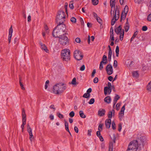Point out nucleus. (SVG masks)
<instances>
[{
	"instance_id": "nucleus-24",
	"label": "nucleus",
	"mask_w": 151,
	"mask_h": 151,
	"mask_svg": "<svg viewBox=\"0 0 151 151\" xmlns=\"http://www.w3.org/2000/svg\"><path fill=\"white\" fill-rule=\"evenodd\" d=\"M125 109V105H124L122 109H121V111L119 113V115H124V111Z\"/></svg>"
},
{
	"instance_id": "nucleus-32",
	"label": "nucleus",
	"mask_w": 151,
	"mask_h": 151,
	"mask_svg": "<svg viewBox=\"0 0 151 151\" xmlns=\"http://www.w3.org/2000/svg\"><path fill=\"white\" fill-rule=\"evenodd\" d=\"M90 96V93H85L83 95V97L85 98H89Z\"/></svg>"
},
{
	"instance_id": "nucleus-52",
	"label": "nucleus",
	"mask_w": 151,
	"mask_h": 151,
	"mask_svg": "<svg viewBox=\"0 0 151 151\" xmlns=\"http://www.w3.org/2000/svg\"><path fill=\"white\" fill-rule=\"evenodd\" d=\"M98 78L97 77H96L94 79L93 82L94 83H96L98 82Z\"/></svg>"
},
{
	"instance_id": "nucleus-11",
	"label": "nucleus",
	"mask_w": 151,
	"mask_h": 151,
	"mask_svg": "<svg viewBox=\"0 0 151 151\" xmlns=\"http://www.w3.org/2000/svg\"><path fill=\"white\" fill-rule=\"evenodd\" d=\"M27 132L29 133V135L30 140L31 141H32L34 138L33 136L32 132V129L29 124H28L27 125Z\"/></svg>"
},
{
	"instance_id": "nucleus-53",
	"label": "nucleus",
	"mask_w": 151,
	"mask_h": 151,
	"mask_svg": "<svg viewBox=\"0 0 151 151\" xmlns=\"http://www.w3.org/2000/svg\"><path fill=\"white\" fill-rule=\"evenodd\" d=\"M76 42L78 43H80L81 42V39L80 38L77 37L75 39Z\"/></svg>"
},
{
	"instance_id": "nucleus-12",
	"label": "nucleus",
	"mask_w": 151,
	"mask_h": 151,
	"mask_svg": "<svg viewBox=\"0 0 151 151\" xmlns=\"http://www.w3.org/2000/svg\"><path fill=\"white\" fill-rule=\"evenodd\" d=\"M39 44L40 46V48L42 50L45 51L47 53L49 52V50L47 49L45 44H43L41 42H40Z\"/></svg>"
},
{
	"instance_id": "nucleus-18",
	"label": "nucleus",
	"mask_w": 151,
	"mask_h": 151,
	"mask_svg": "<svg viewBox=\"0 0 151 151\" xmlns=\"http://www.w3.org/2000/svg\"><path fill=\"white\" fill-rule=\"evenodd\" d=\"M111 98L109 96H106L104 99V101L108 104H110L111 102Z\"/></svg>"
},
{
	"instance_id": "nucleus-59",
	"label": "nucleus",
	"mask_w": 151,
	"mask_h": 151,
	"mask_svg": "<svg viewBox=\"0 0 151 151\" xmlns=\"http://www.w3.org/2000/svg\"><path fill=\"white\" fill-rule=\"evenodd\" d=\"M100 131H101L99 130L98 131H97L96 132V135L98 137H99L100 136H101L100 132Z\"/></svg>"
},
{
	"instance_id": "nucleus-51",
	"label": "nucleus",
	"mask_w": 151,
	"mask_h": 151,
	"mask_svg": "<svg viewBox=\"0 0 151 151\" xmlns=\"http://www.w3.org/2000/svg\"><path fill=\"white\" fill-rule=\"evenodd\" d=\"M120 106V104L119 103H117L116 106V109L117 110H118L119 109V107Z\"/></svg>"
},
{
	"instance_id": "nucleus-26",
	"label": "nucleus",
	"mask_w": 151,
	"mask_h": 151,
	"mask_svg": "<svg viewBox=\"0 0 151 151\" xmlns=\"http://www.w3.org/2000/svg\"><path fill=\"white\" fill-rule=\"evenodd\" d=\"M132 74L133 77H135L136 78H138L139 76L138 72L137 71H133L132 73Z\"/></svg>"
},
{
	"instance_id": "nucleus-46",
	"label": "nucleus",
	"mask_w": 151,
	"mask_h": 151,
	"mask_svg": "<svg viewBox=\"0 0 151 151\" xmlns=\"http://www.w3.org/2000/svg\"><path fill=\"white\" fill-rule=\"evenodd\" d=\"M110 34V39L112 41H113L114 40V34Z\"/></svg>"
},
{
	"instance_id": "nucleus-13",
	"label": "nucleus",
	"mask_w": 151,
	"mask_h": 151,
	"mask_svg": "<svg viewBox=\"0 0 151 151\" xmlns=\"http://www.w3.org/2000/svg\"><path fill=\"white\" fill-rule=\"evenodd\" d=\"M12 32L13 29L12 28V26H11L9 30V35L8 39L9 43H10L11 42V40L12 36Z\"/></svg>"
},
{
	"instance_id": "nucleus-50",
	"label": "nucleus",
	"mask_w": 151,
	"mask_h": 151,
	"mask_svg": "<svg viewBox=\"0 0 151 151\" xmlns=\"http://www.w3.org/2000/svg\"><path fill=\"white\" fill-rule=\"evenodd\" d=\"M147 29V27L146 26H144L142 27V29L143 31H145Z\"/></svg>"
},
{
	"instance_id": "nucleus-1",
	"label": "nucleus",
	"mask_w": 151,
	"mask_h": 151,
	"mask_svg": "<svg viewBox=\"0 0 151 151\" xmlns=\"http://www.w3.org/2000/svg\"><path fill=\"white\" fill-rule=\"evenodd\" d=\"M65 29V24H58L57 26L54 29L52 32V35L55 37H59L60 36L62 33L63 32Z\"/></svg>"
},
{
	"instance_id": "nucleus-33",
	"label": "nucleus",
	"mask_w": 151,
	"mask_h": 151,
	"mask_svg": "<svg viewBox=\"0 0 151 151\" xmlns=\"http://www.w3.org/2000/svg\"><path fill=\"white\" fill-rule=\"evenodd\" d=\"M126 15H127V14H125L124 13H122V14L121 17V20H123L124 19H125L126 18Z\"/></svg>"
},
{
	"instance_id": "nucleus-6",
	"label": "nucleus",
	"mask_w": 151,
	"mask_h": 151,
	"mask_svg": "<svg viewBox=\"0 0 151 151\" xmlns=\"http://www.w3.org/2000/svg\"><path fill=\"white\" fill-rule=\"evenodd\" d=\"M119 16V8L117 6H116L115 12H114V16L111 21V24L112 25H113L114 24L116 21L118 19Z\"/></svg>"
},
{
	"instance_id": "nucleus-36",
	"label": "nucleus",
	"mask_w": 151,
	"mask_h": 151,
	"mask_svg": "<svg viewBox=\"0 0 151 151\" xmlns=\"http://www.w3.org/2000/svg\"><path fill=\"white\" fill-rule=\"evenodd\" d=\"M94 98H92L90 100L88 103L90 104H92L94 103Z\"/></svg>"
},
{
	"instance_id": "nucleus-22",
	"label": "nucleus",
	"mask_w": 151,
	"mask_h": 151,
	"mask_svg": "<svg viewBox=\"0 0 151 151\" xmlns=\"http://www.w3.org/2000/svg\"><path fill=\"white\" fill-rule=\"evenodd\" d=\"M103 63L104 65L106 64L108 62V60L107 59V57L106 55H104L102 58Z\"/></svg>"
},
{
	"instance_id": "nucleus-55",
	"label": "nucleus",
	"mask_w": 151,
	"mask_h": 151,
	"mask_svg": "<svg viewBox=\"0 0 151 151\" xmlns=\"http://www.w3.org/2000/svg\"><path fill=\"white\" fill-rule=\"evenodd\" d=\"M107 87L109 89H111V83L110 82H108V87Z\"/></svg>"
},
{
	"instance_id": "nucleus-56",
	"label": "nucleus",
	"mask_w": 151,
	"mask_h": 151,
	"mask_svg": "<svg viewBox=\"0 0 151 151\" xmlns=\"http://www.w3.org/2000/svg\"><path fill=\"white\" fill-rule=\"evenodd\" d=\"M85 66L84 65H82V66L80 68V70L81 71H83L85 69Z\"/></svg>"
},
{
	"instance_id": "nucleus-37",
	"label": "nucleus",
	"mask_w": 151,
	"mask_h": 151,
	"mask_svg": "<svg viewBox=\"0 0 151 151\" xmlns=\"http://www.w3.org/2000/svg\"><path fill=\"white\" fill-rule=\"evenodd\" d=\"M97 21L100 24H101L102 23V20L99 17L96 19Z\"/></svg>"
},
{
	"instance_id": "nucleus-44",
	"label": "nucleus",
	"mask_w": 151,
	"mask_h": 151,
	"mask_svg": "<svg viewBox=\"0 0 151 151\" xmlns=\"http://www.w3.org/2000/svg\"><path fill=\"white\" fill-rule=\"evenodd\" d=\"M103 125L102 124H100L98 127V130L101 131L102 130Z\"/></svg>"
},
{
	"instance_id": "nucleus-15",
	"label": "nucleus",
	"mask_w": 151,
	"mask_h": 151,
	"mask_svg": "<svg viewBox=\"0 0 151 151\" xmlns=\"http://www.w3.org/2000/svg\"><path fill=\"white\" fill-rule=\"evenodd\" d=\"M115 111L114 110L112 109V110L109 111L108 113V117L109 119H111L112 116H114Z\"/></svg>"
},
{
	"instance_id": "nucleus-58",
	"label": "nucleus",
	"mask_w": 151,
	"mask_h": 151,
	"mask_svg": "<svg viewBox=\"0 0 151 151\" xmlns=\"http://www.w3.org/2000/svg\"><path fill=\"white\" fill-rule=\"evenodd\" d=\"M96 73V70L95 69H94L93 70V71L92 73V74H91V76L92 77H94V75L95 73Z\"/></svg>"
},
{
	"instance_id": "nucleus-21",
	"label": "nucleus",
	"mask_w": 151,
	"mask_h": 151,
	"mask_svg": "<svg viewBox=\"0 0 151 151\" xmlns=\"http://www.w3.org/2000/svg\"><path fill=\"white\" fill-rule=\"evenodd\" d=\"M120 97L118 95H116V96H115L114 101H113V107H114L116 104L117 100L119 99Z\"/></svg>"
},
{
	"instance_id": "nucleus-14",
	"label": "nucleus",
	"mask_w": 151,
	"mask_h": 151,
	"mask_svg": "<svg viewBox=\"0 0 151 151\" xmlns=\"http://www.w3.org/2000/svg\"><path fill=\"white\" fill-rule=\"evenodd\" d=\"M105 123L106 127L107 128H109L110 127V125L111 123V119H106L105 120Z\"/></svg>"
},
{
	"instance_id": "nucleus-23",
	"label": "nucleus",
	"mask_w": 151,
	"mask_h": 151,
	"mask_svg": "<svg viewBox=\"0 0 151 151\" xmlns=\"http://www.w3.org/2000/svg\"><path fill=\"white\" fill-rule=\"evenodd\" d=\"M110 5L112 9L113 8H114V10L113 13V15H114V11H115V10L116 9V8L115 9V2H111V1H110Z\"/></svg>"
},
{
	"instance_id": "nucleus-8",
	"label": "nucleus",
	"mask_w": 151,
	"mask_h": 151,
	"mask_svg": "<svg viewBox=\"0 0 151 151\" xmlns=\"http://www.w3.org/2000/svg\"><path fill=\"white\" fill-rule=\"evenodd\" d=\"M74 57L77 60H81L83 57V55L81 52L79 50H75L74 52Z\"/></svg>"
},
{
	"instance_id": "nucleus-47",
	"label": "nucleus",
	"mask_w": 151,
	"mask_h": 151,
	"mask_svg": "<svg viewBox=\"0 0 151 151\" xmlns=\"http://www.w3.org/2000/svg\"><path fill=\"white\" fill-rule=\"evenodd\" d=\"M137 150H136L135 149L129 148V147L128 146V149L127 151H137Z\"/></svg>"
},
{
	"instance_id": "nucleus-20",
	"label": "nucleus",
	"mask_w": 151,
	"mask_h": 151,
	"mask_svg": "<svg viewBox=\"0 0 151 151\" xmlns=\"http://www.w3.org/2000/svg\"><path fill=\"white\" fill-rule=\"evenodd\" d=\"M104 93L105 95H107V94L108 92L109 94H110L111 93V89H109L107 87H106L104 88Z\"/></svg>"
},
{
	"instance_id": "nucleus-10",
	"label": "nucleus",
	"mask_w": 151,
	"mask_h": 151,
	"mask_svg": "<svg viewBox=\"0 0 151 151\" xmlns=\"http://www.w3.org/2000/svg\"><path fill=\"white\" fill-rule=\"evenodd\" d=\"M106 71L107 74L109 75H110L112 74L113 72V67L112 65L109 64L107 65L106 68Z\"/></svg>"
},
{
	"instance_id": "nucleus-27",
	"label": "nucleus",
	"mask_w": 151,
	"mask_h": 151,
	"mask_svg": "<svg viewBox=\"0 0 151 151\" xmlns=\"http://www.w3.org/2000/svg\"><path fill=\"white\" fill-rule=\"evenodd\" d=\"M79 114L80 117L82 118H85L86 117V116L82 111H79Z\"/></svg>"
},
{
	"instance_id": "nucleus-19",
	"label": "nucleus",
	"mask_w": 151,
	"mask_h": 151,
	"mask_svg": "<svg viewBox=\"0 0 151 151\" xmlns=\"http://www.w3.org/2000/svg\"><path fill=\"white\" fill-rule=\"evenodd\" d=\"M137 141L139 143L141 142L142 144L143 145L146 141L145 138L144 137H142L138 138Z\"/></svg>"
},
{
	"instance_id": "nucleus-57",
	"label": "nucleus",
	"mask_w": 151,
	"mask_h": 151,
	"mask_svg": "<svg viewBox=\"0 0 151 151\" xmlns=\"http://www.w3.org/2000/svg\"><path fill=\"white\" fill-rule=\"evenodd\" d=\"M92 132V130L90 129L88 130V135L89 136H90L91 135V132Z\"/></svg>"
},
{
	"instance_id": "nucleus-29",
	"label": "nucleus",
	"mask_w": 151,
	"mask_h": 151,
	"mask_svg": "<svg viewBox=\"0 0 151 151\" xmlns=\"http://www.w3.org/2000/svg\"><path fill=\"white\" fill-rule=\"evenodd\" d=\"M138 33V32L137 31H136V32H134V34L133 35V36H132V38L131 39V40H130L131 42L135 38V37H136V35H137Z\"/></svg>"
},
{
	"instance_id": "nucleus-42",
	"label": "nucleus",
	"mask_w": 151,
	"mask_h": 151,
	"mask_svg": "<svg viewBox=\"0 0 151 151\" xmlns=\"http://www.w3.org/2000/svg\"><path fill=\"white\" fill-rule=\"evenodd\" d=\"M113 65L114 68H116L117 67V62L116 60H114V61Z\"/></svg>"
},
{
	"instance_id": "nucleus-28",
	"label": "nucleus",
	"mask_w": 151,
	"mask_h": 151,
	"mask_svg": "<svg viewBox=\"0 0 151 151\" xmlns=\"http://www.w3.org/2000/svg\"><path fill=\"white\" fill-rule=\"evenodd\" d=\"M128 6L126 5L124 9V10L122 12L123 13H125L126 14H127V13L128 12Z\"/></svg>"
},
{
	"instance_id": "nucleus-31",
	"label": "nucleus",
	"mask_w": 151,
	"mask_h": 151,
	"mask_svg": "<svg viewBox=\"0 0 151 151\" xmlns=\"http://www.w3.org/2000/svg\"><path fill=\"white\" fill-rule=\"evenodd\" d=\"M147 89L148 91H151V81L148 83L147 86Z\"/></svg>"
},
{
	"instance_id": "nucleus-7",
	"label": "nucleus",
	"mask_w": 151,
	"mask_h": 151,
	"mask_svg": "<svg viewBox=\"0 0 151 151\" xmlns=\"http://www.w3.org/2000/svg\"><path fill=\"white\" fill-rule=\"evenodd\" d=\"M115 31L117 35L119 34L120 35L119 36L120 40L121 41L122 40L124 34V31L123 29H122V26L120 25L117 27L115 29Z\"/></svg>"
},
{
	"instance_id": "nucleus-2",
	"label": "nucleus",
	"mask_w": 151,
	"mask_h": 151,
	"mask_svg": "<svg viewBox=\"0 0 151 151\" xmlns=\"http://www.w3.org/2000/svg\"><path fill=\"white\" fill-rule=\"evenodd\" d=\"M65 13L63 11H60L58 12L56 16V22L57 24H64L63 23L65 21Z\"/></svg>"
},
{
	"instance_id": "nucleus-61",
	"label": "nucleus",
	"mask_w": 151,
	"mask_h": 151,
	"mask_svg": "<svg viewBox=\"0 0 151 151\" xmlns=\"http://www.w3.org/2000/svg\"><path fill=\"white\" fill-rule=\"evenodd\" d=\"M87 26L88 27L90 28L92 27V24L88 22L87 23Z\"/></svg>"
},
{
	"instance_id": "nucleus-64",
	"label": "nucleus",
	"mask_w": 151,
	"mask_h": 151,
	"mask_svg": "<svg viewBox=\"0 0 151 151\" xmlns=\"http://www.w3.org/2000/svg\"><path fill=\"white\" fill-rule=\"evenodd\" d=\"M113 145L112 144L109 146V151H113Z\"/></svg>"
},
{
	"instance_id": "nucleus-38",
	"label": "nucleus",
	"mask_w": 151,
	"mask_h": 151,
	"mask_svg": "<svg viewBox=\"0 0 151 151\" xmlns=\"http://www.w3.org/2000/svg\"><path fill=\"white\" fill-rule=\"evenodd\" d=\"M112 127L113 129H115L116 128V126L115 123L114 121H113L112 123Z\"/></svg>"
},
{
	"instance_id": "nucleus-54",
	"label": "nucleus",
	"mask_w": 151,
	"mask_h": 151,
	"mask_svg": "<svg viewBox=\"0 0 151 151\" xmlns=\"http://www.w3.org/2000/svg\"><path fill=\"white\" fill-rule=\"evenodd\" d=\"M93 15L94 17L96 19L99 17V16L97 15V14H96V13L94 12H93Z\"/></svg>"
},
{
	"instance_id": "nucleus-3",
	"label": "nucleus",
	"mask_w": 151,
	"mask_h": 151,
	"mask_svg": "<svg viewBox=\"0 0 151 151\" xmlns=\"http://www.w3.org/2000/svg\"><path fill=\"white\" fill-rule=\"evenodd\" d=\"M66 88V86H64L63 83H57L53 86V91L54 93L58 94L62 93Z\"/></svg>"
},
{
	"instance_id": "nucleus-41",
	"label": "nucleus",
	"mask_w": 151,
	"mask_h": 151,
	"mask_svg": "<svg viewBox=\"0 0 151 151\" xmlns=\"http://www.w3.org/2000/svg\"><path fill=\"white\" fill-rule=\"evenodd\" d=\"M57 115L58 116V117L62 119L63 118V115L61 114L59 112H58L57 113Z\"/></svg>"
},
{
	"instance_id": "nucleus-16",
	"label": "nucleus",
	"mask_w": 151,
	"mask_h": 151,
	"mask_svg": "<svg viewBox=\"0 0 151 151\" xmlns=\"http://www.w3.org/2000/svg\"><path fill=\"white\" fill-rule=\"evenodd\" d=\"M105 112V110L104 109H100L98 111V115L100 116H103L104 115Z\"/></svg>"
},
{
	"instance_id": "nucleus-43",
	"label": "nucleus",
	"mask_w": 151,
	"mask_h": 151,
	"mask_svg": "<svg viewBox=\"0 0 151 151\" xmlns=\"http://www.w3.org/2000/svg\"><path fill=\"white\" fill-rule=\"evenodd\" d=\"M103 61H101L100 64L99 69L101 70H102L103 68V66L102 64L103 63Z\"/></svg>"
},
{
	"instance_id": "nucleus-34",
	"label": "nucleus",
	"mask_w": 151,
	"mask_h": 151,
	"mask_svg": "<svg viewBox=\"0 0 151 151\" xmlns=\"http://www.w3.org/2000/svg\"><path fill=\"white\" fill-rule=\"evenodd\" d=\"M92 2L93 5H96L98 4L99 1L98 0H92Z\"/></svg>"
},
{
	"instance_id": "nucleus-60",
	"label": "nucleus",
	"mask_w": 151,
	"mask_h": 151,
	"mask_svg": "<svg viewBox=\"0 0 151 151\" xmlns=\"http://www.w3.org/2000/svg\"><path fill=\"white\" fill-rule=\"evenodd\" d=\"M74 130L75 132L78 133V127L76 126H75L74 128Z\"/></svg>"
},
{
	"instance_id": "nucleus-49",
	"label": "nucleus",
	"mask_w": 151,
	"mask_h": 151,
	"mask_svg": "<svg viewBox=\"0 0 151 151\" xmlns=\"http://www.w3.org/2000/svg\"><path fill=\"white\" fill-rule=\"evenodd\" d=\"M142 0H134V2L136 3L139 4L142 2Z\"/></svg>"
},
{
	"instance_id": "nucleus-25",
	"label": "nucleus",
	"mask_w": 151,
	"mask_h": 151,
	"mask_svg": "<svg viewBox=\"0 0 151 151\" xmlns=\"http://www.w3.org/2000/svg\"><path fill=\"white\" fill-rule=\"evenodd\" d=\"M65 129L67 132H68L69 133H70V132L68 128V123L65 120Z\"/></svg>"
},
{
	"instance_id": "nucleus-45",
	"label": "nucleus",
	"mask_w": 151,
	"mask_h": 151,
	"mask_svg": "<svg viewBox=\"0 0 151 151\" xmlns=\"http://www.w3.org/2000/svg\"><path fill=\"white\" fill-rule=\"evenodd\" d=\"M147 19L148 21L151 22V13L148 15Z\"/></svg>"
},
{
	"instance_id": "nucleus-40",
	"label": "nucleus",
	"mask_w": 151,
	"mask_h": 151,
	"mask_svg": "<svg viewBox=\"0 0 151 151\" xmlns=\"http://www.w3.org/2000/svg\"><path fill=\"white\" fill-rule=\"evenodd\" d=\"M69 115L70 117H73L75 115V113L73 111H71Z\"/></svg>"
},
{
	"instance_id": "nucleus-35",
	"label": "nucleus",
	"mask_w": 151,
	"mask_h": 151,
	"mask_svg": "<svg viewBox=\"0 0 151 151\" xmlns=\"http://www.w3.org/2000/svg\"><path fill=\"white\" fill-rule=\"evenodd\" d=\"M70 21L73 23H75L76 22V19L74 17H73L71 18Z\"/></svg>"
},
{
	"instance_id": "nucleus-48",
	"label": "nucleus",
	"mask_w": 151,
	"mask_h": 151,
	"mask_svg": "<svg viewBox=\"0 0 151 151\" xmlns=\"http://www.w3.org/2000/svg\"><path fill=\"white\" fill-rule=\"evenodd\" d=\"M122 129V125L121 124H119L118 125V130L119 132H120Z\"/></svg>"
},
{
	"instance_id": "nucleus-63",
	"label": "nucleus",
	"mask_w": 151,
	"mask_h": 151,
	"mask_svg": "<svg viewBox=\"0 0 151 151\" xmlns=\"http://www.w3.org/2000/svg\"><path fill=\"white\" fill-rule=\"evenodd\" d=\"M110 34H114L113 32V30L112 27H111L110 28Z\"/></svg>"
},
{
	"instance_id": "nucleus-5",
	"label": "nucleus",
	"mask_w": 151,
	"mask_h": 151,
	"mask_svg": "<svg viewBox=\"0 0 151 151\" xmlns=\"http://www.w3.org/2000/svg\"><path fill=\"white\" fill-rule=\"evenodd\" d=\"M65 33L63 34L62 35H61L59 37V43L63 46H64L69 43V40L68 37L65 35Z\"/></svg>"
},
{
	"instance_id": "nucleus-30",
	"label": "nucleus",
	"mask_w": 151,
	"mask_h": 151,
	"mask_svg": "<svg viewBox=\"0 0 151 151\" xmlns=\"http://www.w3.org/2000/svg\"><path fill=\"white\" fill-rule=\"evenodd\" d=\"M115 51L116 53V55L117 57H118L119 56V47L118 46H117L116 47Z\"/></svg>"
},
{
	"instance_id": "nucleus-62",
	"label": "nucleus",
	"mask_w": 151,
	"mask_h": 151,
	"mask_svg": "<svg viewBox=\"0 0 151 151\" xmlns=\"http://www.w3.org/2000/svg\"><path fill=\"white\" fill-rule=\"evenodd\" d=\"M92 91V89L91 88H88L86 91V93H90Z\"/></svg>"
},
{
	"instance_id": "nucleus-9",
	"label": "nucleus",
	"mask_w": 151,
	"mask_h": 151,
	"mask_svg": "<svg viewBox=\"0 0 151 151\" xmlns=\"http://www.w3.org/2000/svg\"><path fill=\"white\" fill-rule=\"evenodd\" d=\"M138 144L137 140H134L131 142L128 146L129 147V148L135 149L136 150H137Z\"/></svg>"
},
{
	"instance_id": "nucleus-4",
	"label": "nucleus",
	"mask_w": 151,
	"mask_h": 151,
	"mask_svg": "<svg viewBox=\"0 0 151 151\" xmlns=\"http://www.w3.org/2000/svg\"><path fill=\"white\" fill-rule=\"evenodd\" d=\"M70 52L68 49H64L62 50L61 55L63 60L68 61L70 59Z\"/></svg>"
},
{
	"instance_id": "nucleus-39",
	"label": "nucleus",
	"mask_w": 151,
	"mask_h": 151,
	"mask_svg": "<svg viewBox=\"0 0 151 151\" xmlns=\"http://www.w3.org/2000/svg\"><path fill=\"white\" fill-rule=\"evenodd\" d=\"M72 84L74 85H76V78H74L73 79L72 81Z\"/></svg>"
},
{
	"instance_id": "nucleus-17",
	"label": "nucleus",
	"mask_w": 151,
	"mask_h": 151,
	"mask_svg": "<svg viewBox=\"0 0 151 151\" xmlns=\"http://www.w3.org/2000/svg\"><path fill=\"white\" fill-rule=\"evenodd\" d=\"M129 25L128 22V18L127 19V22L125 23V24L124 26V28L125 32H127L129 29Z\"/></svg>"
}]
</instances>
